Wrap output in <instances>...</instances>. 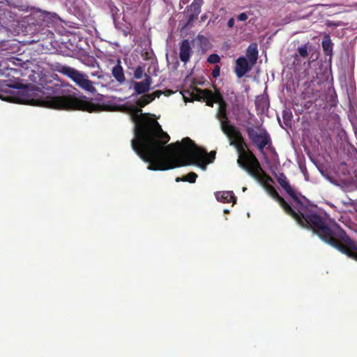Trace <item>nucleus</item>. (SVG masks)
<instances>
[{
    "label": "nucleus",
    "instance_id": "1",
    "mask_svg": "<svg viewBox=\"0 0 357 357\" xmlns=\"http://www.w3.org/2000/svg\"><path fill=\"white\" fill-rule=\"evenodd\" d=\"M139 117L141 119L137 123V139L132 142V149L149 163V169L165 171L190 165L204 167L214 161L215 151L207 153L189 137L166 146L170 137L160 123L156 120L145 119L142 114Z\"/></svg>",
    "mask_w": 357,
    "mask_h": 357
},
{
    "label": "nucleus",
    "instance_id": "2",
    "mask_svg": "<svg viewBox=\"0 0 357 357\" xmlns=\"http://www.w3.org/2000/svg\"><path fill=\"white\" fill-rule=\"evenodd\" d=\"M275 178L292 198L293 202L291 204L301 215L305 228L312 230L324 243L348 257L357 261V241L351 239L335 222L327 219L310 208L303 201L305 198L293 190L284 173L275 175Z\"/></svg>",
    "mask_w": 357,
    "mask_h": 357
},
{
    "label": "nucleus",
    "instance_id": "3",
    "mask_svg": "<svg viewBox=\"0 0 357 357\" xmlns=\"http://www.w3.org/2000/svg\"><path fill=\"white\" fill-rule=\"evenodd\" d=\"M231 130L225 131L229 141V145L234 146L238 155L237 163L249 175L257 181L261 180L264 171L255 155L250 151L241 132L238 128H230Z\"/></svg>",
    "mask_w": 357,
    "mask_h": 357
},
{
    "label": "nucleus",
    "instance_id": "4",
    "mask_svg": "<svg viewBox=\"0 0 357 357\" xmlns=\"http://www.w3.org/2000/svg\"><path fill=\"white\" fill-rule=\"evenodd\" d=\"M45 107L63 110H82L88 112L100 111V105L93 102L86 96L77 98L74 96H50L43 101Z\"/></svg>",
    "mask_w": 357,
    "mask_h": 357
},
{
    "label": "nucleus",
    "instance_id": "5",
    "mask_svg": "<svg viewBox=\"0 0 357 357\" xmlns=\"http://www.w3.org/2000/svg\"><path fill=\"white\" fill-rule=\"evenodd\" d=\"M247 113L249 117L245 122L248 125L245 126V130L252 144L263 154H264L266 147L270 150L274 149L272 139L268 130L261 125L250 126V119L254 117V114L249 110H247Z\"/></svg>",
    "mask_w": 357,
    "mask_h": 357
},
{
    "label": "nucleus",
    "instance_id": "6",
    "mask_svg": "<svg viewBox=\"0 0 357 357\" xmlns=\"http://www.w3.org/2000/svg\"><path fill=\"white\" fill-rule=\"evenodd\" d=\"M53 69L71 79L77 86L84 90L91 93L96 92V89L93 86V82L87 79L86 75L79 70L57 62L54 64Z\"/></svg>",
    "mask_w": 357,
    "mask_h": 357
},
{
    "label": "nucleus",
    "instance_id": "7",
    "mask_svg": "<svg viewBox=\"0 0 357 357\" xmlns=\"http://www.w3.org/2000/svg\"><path fill=\"white\" fill-rule=\"evenodd\" d=\"M152 101H153V98H151V96H149V94H144L139 100H137L136 105L137 107H131L130 108V119H131L132 121L135 123V128H134L135 137L131 140V146H132V142L135 139H137V137H136V134H135L136 128H137V123H138V122H139L140 119H141L139 117L138 118V116L142 114L145 116V119H146L155 120L154 119H152L151 117H150V116H151L150 114L142 113V110L141 109V107H145L146 105H147Z\"/></svg>",
    "mask_w": 357,
    "mask_h": 357
},
{
    "label": "nucleus",
    "instance_id": "8",
    "mask_svg": "<svg viewBox=\"0 0 357 357\" xmlns=\"http://www.w3.org/2000/svg\"><path fill=\"white\" fill-rule=\"evenodd\" d=\"M268 193L280 204L284 211L294 218L298 225L305 228L303 221L298 212L294 209L291 204L287 203L283 197H282L272 185H268L266 188Z\"/></svg>",
    "mask_w": 357,
    "mask_h": 357
},
{
    "label": "nucleus",
    "instance_id": "9",
    "mask_svg": "<svg viewBox=\"0 0 357 357\" xmlns=\"http://www.w3.org/2000/svg\"><path fill=\"white\" fill-rule=\"evenodd\" d=\"M195 92H192L190 95L191 96V100H201L202 99L206 102V105L208 107H213L214 103H219L220 99L223 98V96L219 91L213 92L209 89H201L197 87L195 88Z\"/></svg>",
    "mask_w": 357,
    "mask_h": 357
},
{
    "label": "nucleus",
    "instance_id": "10",
    "mask_svg": "<svg viewBox=\"0 0 357 357\" xmlns=\"http://www.w3.org/2000/svg\"><path fill=\"white\" fill-rule=\"evenodd\" d=\"M218 105L216 118L220 121L221 130L225 134V131L231 130L230 128L236 127L230 123L228 118L227 104L224 98L220 99Z\"/></svg>",
    "mask_w": 357,
    "mask_h": 357
},
{
    "label": "nucleus",
    "instance_id": "11",
    "mask_svg": "<svg viewBox=\"0 0 357 357\" xmlns=\"http://www.w3.org/2000/svg\"><path fill=\"white\" fill-rule=\"evenodd\" d=\"M253 66L245 57L240 56L236 61L234 72L238 78H241L252 69Z\"/></svg>",
    "mask_w": 357,
    "mask_h": 357
},
{
    "label": "nucleus",
    "instance_id": "12",
    "mask_svg": "<svg viewBox=\"0 0 357 357\" xmlns=\"http://www.w3.org/2000/svg\"><path fill=\"white\" fill-rule=\"evenodd\" d=\"M145 79L142 82H135L134 83V90L137 95L146 94L151 89L152 78L145 73Z\"/></svg>",
    "mask_w": 357,
    "mask_h": 357
},
{
    "label": "nucleus",
    "instance_id": "13",
    "mask_svg": "<svg viewBox=\"0 0 357 357\" xmlns=\"http://www.w3.org/2000/svg\"><path fill=\"white\" fill-rule=\"evenodd\" d=\"M203 3L204 0H193L192 3L188 7L187 10L190 14L188 15L187 24L192 22L198 17Z\"/></svg>",
    "mask_w": 357,
    "mask_h": 357
},
{
    "label": "nucleus",
    "instance_id": "14",
    "mask_svg": "<svg viewBox=\"0 0 357 357\" xmlns=\"http://www.w3.org/2000/svg\"><path fill=\"white\" fill-rule=\"evenodd\" d=\"M179 58L181 61L186 63L191 56L192 52L190 43L188 39H184L180 44Z\"/></svg>",
    "mask_w": 357,
    "mask_h": 357
},
{
    "label": "nucleus",
    "instance_id": "15",
    "mask_svg": "<svg viewBox=\"0 0 357 357\" xmlns=\"http://www.w3.org/2000/svg\"><path fill=\"white\" fill-rule=\"evenodd\" d=\"M112 74L114 79L120 84L125 82L126 77L124 71L123 67L121 66V62L119 59H118L116 65L113 67L112 70Z\"/></svg>",
    "mask_w": 357,
    "mask_h": 357
},
{
    "label": "nucleus",
    "instance_id": "16",
    "mask_svg": "<svg viewBox=\"0 0 357 357\" xmlns=\"http://www.w3.org/2000/svg\"><path fill=\"white\" fill-rule=\"evenodd\" d=\"M246 56L248 59V61L252 64L255 65L258 59V50L257 43H251L247 50H246Z\"/></svg>",
    "mask_w": 357,
    "mask_h": 357
},
{
    "label": "nucleus",
    "instance_id": "17",
    "mask_svg": "<svg viewBox=\"0 0 357 357\" xmlns=\"http://www.w3.org/2000/svg\"><path fill=\"white\" fill-rule=\"evenodd\" d=\"M215 197L218 201L222 203H235L236 202V198L231 191L218 192L215 194Z\"/></svg>",
    "mask_w": 357,
    "mask_h": 357
},
{
    "label": "nucleus",
    "instance_id": "18",
    "mask_svg": "<svg viewBox=\"0 0 357 357\" xmlns=\"http://www.w3.org/2000/svg\"><path fill=\"white\" fill-rule=\"evenodd\" d=\"M321 45L324 53L326 55H331L333 53V43L329 35H326L321 42Z\"/></svg>",
    "mask_w": 357,
    "mask_h": 357
},
{
    "label": "nucleus",
    "instance_id": "19",
    "mask_svg": "<svg viewBox=\"0 0 357 357\" xmlns=\"http://www.w3.org/2000/svg\"><path fill=\"white\" fill-rule=\"evenodd\" d=\"M255 105L257 109H261V111H264L267 109L269 107L268 100L264 97H258L255 100Z\"/></svg>",
    "mask_w": 357,
    "mask_h": 357
},
{
    "label": "nucleus",
    "instance_id": "20",
    "mask_svg": "<svg viewBox=\"0 0 357 357\" xmlns=\"http://www.w3.org/2000/svg\"><path fill=\"white\" fill-rule=\"evenodd\" d=\"M109 10L114 21V24L116 25V21L120 17L121 14L120 10L113 3L109 4Z\"/></svg>",
    "mask_w": 357,
    "mask_h": 357
},
{
    "label": "nucleus",
    "instance_id": "21",
    "mask_svg": "<svg viewBox=\"0 0 357 357\" xmlns=\"http://www.w3.org/2000/svg\"><path fill=\"white\" fill-rule=\"evenodd\" d=\"M6 75L8 76H12L13 78H20V77L22 75L21 70L16 69L15 68L10 67L9 65L6 67Z\"/></svg>",
    "mask_w": 357,
    "mask_h": 357
},
{
    "label": "nucleus",
    "instance_id": "22",
    "mask_svg": "<svg viewBox=\"0 0 357 357\" xmlns=\"http://www.w3.org/2000/svg\"><path fill=\"white\" fill-rule=\"evenodd\" d=\"M297 51L301 57L306 58L308 56L307 45H303L298 47Z\"/></svg>",
    "mask_w": 357,
    "mask_h": 357
},
{
    "label": "nucleus",
    "instance_id": "23",
    "mask_svg": "<svg viewBox=\"0 0 357 357\" xmlns=\"http://www.w3.org/2000/svg\"><path fill=\"white\" fill-rule=\"evenodd\" d=\"M197 178V174L195 172H190L187 175L184 176L185 181L194 183Z\"/></svg>",
    "mask_w": 357,
    "mask_h": 357
},
{
    "label": "nucleus",
    "instance_id": "24",
    "mask_svg": "<svg viewBox=\"0 0 357 357\" xmlns=\"http://www.w3.org/2000/svg\"><path fill=\"white\" fill-rule=\"evenodd\" d=\"M207 61L210 63L216 64L220 61V57L217 54H212L207 58Z\"/></svg>",
    "mask_w": 357,
    "mask_h": 357
},
{
    "label": "nucleus",
    "instance_id": "25",
    "mask_svg": "<svg viewBox=\"0 0 357 357\" xmlns=\"http://www.w3.org/2000/svg\"><path fill=\"white\" fill-rule=\"evenodd\" d=\"M145 74L144 73V69L140 66H137L134 71V77L135 79H139L142 78V77Z\"/></svg>",
    "mask_w": 357,
    "mask_h": 357
},
{
    "label": "nucleus",
    "instance_id": "26",
    "mask_svg": "<svg viewBox=\"0 0 357 357\" xmlns=\"http://www.w3.org/2000/svg\"><path fill=\"white\" fill-rule=\"evenodd\" d=\"M220 68L219 66L216 65L214 67V68L213 69L211 75L214 78H217L218 77L220 76Z\"/></svg>",
    "mask_w": 357,
    "mask_h": 357
},
{
    "label": "nucleus",
    "instance_id": "27",
    "mask_svg": "<svg viewBox=\"0 0 357 357\" xmlns=\"http://www.w3.org/2000/svg\"><path fill=\"white\" fill-rule=\"evenodd\" d=\"M149 96H151V98H153V100H155V98H159L162 94V92L160 90L155 91L152 93H148Z\"/></svg>",
    "mask_w": 357,
    "mask_h": 357
},
{
    "label": "nucleus",
    "instance_id": "28",
    "mask_svg": "<svg viewBox=\"0 0 357 357\" xmlns=\"http://www.w3.org/2000/svg\"><path fill=\"white\" fill-rule=\"evenodd\" d=\"M248 17V15L245 13H241L237 16V20L238 21H245Z\"/></svg>",
    "mask_w": 357,
    "mask_h": 357
},
{
    "label": "nucleus",
    "instance_id": "29",
    "mask_svg": "<svg viewBox=\"0 0 357 357\" xmlns=\"http://www.w3.org/2000/svg\"><path fill=\"white\" fill-rule=\"evenodd\" d=\"M9 62L12 63L13 65L15 66H22L21 60L17 58H11L9 59Z\"/></svg>",
    "mask_w": 357,
    "mask_h": 357
},
{
    "label": "nucleus",
    "instance_id": "30",
    "mask_svg": "<svg viewBox=\"0 0 357 357\" xmlns=\"http://www.w3.org/2000/svg\"><path fill=\"white\" fill-rule=\"evenodd\" d=\"M227 26L229 28H232L234 26V19L230 18L227 22Z\"/></svg>",
    "mask_w": 357,
    "mask_h": 357
},
{
    "label": "nucleus",
    "instance_id": "31",
    "mask_svg": "<svg viewBox=\"0 0 357 357\" xmlns=\"http://www.w3.org/2000/svg\"><path fill=\"white\" fill-rule=\"evenodd\" d=\"M14 88H16V89H22V88H24V85L22 84H15L14 86H13Z\"/></svg>",
    "mask_w": 357,
    "mask_h": 357
},
{
    "label": "nucleus",
    "instance_id": "32",
    "mask_svg": "<svg viewBox=\"0 0 357 357\" xmlns=\"http://www.w3.org/2000/svg\"><path fill=\"white\" fill-rule=\"evenodd\" d=\"M176 182H179V181H185L184 176H183V177H177V178H176Z\"/></svg>",
    "mask_w": 357,
    "mask_h": 357
},
{
    "label": "nucleus",
    "instance_id": "33",
    "mask_svg": "<svg viewBox=\"0 0 357 357\" xmlns=\"http://www.w3.org/2000/svg\"><path fill=\"white\" fill-rule=\"evenodd\" d=\"M91 60L92 61L93 63H96L97 64L96 60L94 58L92 57Z\"/></svg>",
    "mask_w": 357,
    "mask_h": 357
},
{
    "label": "nucleus",
    "instance_id": "34",
    "mask_svg": "<svg viewBox=\"0 0 357 357\" xmlns=\"http://www.w3.org/2000/svg\"><path fill=\"white\" fill-rule=\"evenodd\" d=\"M92 67H95V65L92 63L91 65Z\"/></svg>",
    "mask_w": 357,
    "mask_h": 357
},
{
    "label": "nucleus",
    "instance_id": "35",
    "mask_svg": "<svg viewBox=\"0 0 357 357\" xmlns=\"http://www.w3.org/2000/svg\"><path fill=\"white\" fill-rule=\"evenodd\" d=\"M246 189H247V188L244 187V188H243V191H245V190H246Z\"/></svg>",
    "mask_w": 357,
    "mask_h": 357
}]
</instances>
